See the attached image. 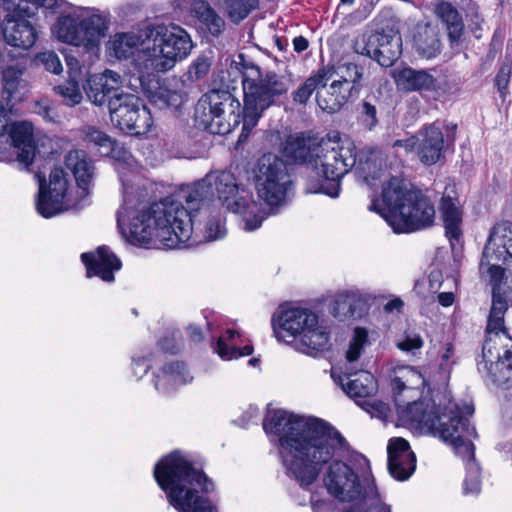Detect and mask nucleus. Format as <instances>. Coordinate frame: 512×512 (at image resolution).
Wrapping results in <instances>:
<instances>
[{
    "label": "nucleus",
    "mask_w": 512,
    "mask_h": 512,
    "mask_svg": "<svg viewBox=\"0 0 512 512\" xmlns=\"http://www.w3.org/2000/svg\"><path fill=\"white\" fill-rule=\"evenodd\" d=\"M311 505L314 512H334V503L330 500H314L311 498Z\"/></svg>",
    "instance_id": "57"
},
{
    "label": "nucleus",
    "mask_w": 512,
    "mask_h": 512,
    "mask_svg": "<svg viewBox=\"0 0 512 512\" xmlns=\"http://www.w3.org/2000/svg\"><path fill=\"white\" fill-rule=\"evenodd\" d=\"M36 61L41 63L47 71L54 74H60L63 71L62 63L58 55L53 51H45L37 54Z\"/></svg>",
    "instance_id": "49"
},
{
    "label": "nucleus",
    "mask_w": 512,
    "mask_h": 512,
    "mask_svg": "<svg viewBox=\"0 0 512 512\" xmlns=\"http://www.w3.org/2000/svg\"><path fill=\"white\" fill-rule=\"evenodd\" d=\"M122 85V77L112 70L93 74L87 79L84 87L88 99L95 105L101 106L112 97L111 93H117Z\"/></svg>",
    "instance_id": "24"
},
{
    "label": "nucleus",
    "mask_w": 512,
    "mask_h": 512,
    "mask_svg": "<svg viewBox=\"0 0 512 512\" xmlns=\"http://www.w3.org/2000/svg\"><path fill=\"white\" fill-rule=\"evenodd\" d=\"M148 26L137 32L117 33L108 42V49L118 59H126L134 55L140 46L148 45Z\"/></svg>",
    "instance_id": "31"
},
{
    "label": "nucleus",
    "mask_w": 512,
    "mask_h": 512,
    "mask_svg": "<svg viewBox=\"0 0 512 512\" xmlns=\"http://www.w3.org/2000/svg\"><path fill=\"white\" fill-rule=\"evenodd\" d=\"M123 184V205L117 211V224L123 235L133 244H148L153 239L166 248H180L189 242L194 229H205L208 240L224 236L219 212L211 205L215 195L234 213L243 214L245 231H254L264 220L254 214L257 204L249 192L241 187L230 171L208 173L194 185L183 189L181 200L166 197L149 206L136 201L130 187L120 176Z\"/></svg>",
    "instance_id": "1"
},
{
    "label": "nucleus",
    "mask_w": 512,
    "mask_h": 512,
    "mask_svg": "<svg viewBox=\"0 0 512 512\" xmlns=\"http://www.w3.org/2000/svg\"><path fill=\"white\" fill-rule=\"evenodd\" d=\"M417 145H418V139H417V133L407 139L402 140H396L393 144L394 148L401 147L405 150V152H415L417 154Z\"/></svg>",
    "instance_id": "56"
},
{
    "label": "nucleus",
    "mask_w": 512,
    "mask_h": 512,
    "mask_svg": "<svg viewBox=\"0 0 512 512\" xmlns=\"http://www.w3.org/2000/svg\"><path fill=\"white\" fill-rule=\"evenodd\" d=\"M439 210L442 216L445 235L454 246V242H459L462 231V211L459 207L458 198L445 192L441 198Z\"/></svg>",
    "instance_id": "30"
},
{
    "label": "nucleus",
    "mask_w": 512,
    "mask_h": 512,
    "mask_svg": "<svg viewBox=\"0 0 512 512\" xmlns=\"http://www.w3.org/2000/svg\"><path fill=\"white\" fill-rule=\"evenodd\" d=\"M400 373L402 375L400 376H395L394 378H392L391 380V389H392V392H393V395H394V401H395V405L397 406V400L400 402V403H403L404 401H402L400 399V394L408 389V382H409V376L411 377H415V378H418V379H421V374L413 367H407V368H404L400 371Z\"/></svg>",
    "instance_id": "43"
},
{
    "label": "nucleus",
    "mask_w": 512,
    "mask_h": 512,
    "mask_svg": "<svg viewBox=\"0 0 512 512\" xmlns=\"http://www.w3.org/2000/svg\"><path fill=\"white\" fill-rule=\"evenodd\" d=\"M272 326L279 341L294 344L297 351L306 355L316 356L328 347L329 332L309 309H286L277 320L272 319Z\"/></svg>",
    "instance_id": "8"
},
{
    "label": "nucleus",
    "mask_w": 512,
    "mask_h": 512,
    "mask_svg": "<svg viewBox=\"0 0 512 512\" xmlns=\"http://www.w3.org/2000/svg\"><path fill=\"white\" fill-rule=\"evenodd\" d=\"M153 475L176 510L217 512L208 498L214 484L188 454L175 450L163 456L155 464Z\"/></svg>",
    "instance_id": "4"
},
{
    "label": "nucleus",
    "mask_w": 512,
    "mask_h": 512,
    "mask_svg": "<svg viewBox=\"0 0 512 512\" xmlns=\"http://www.w3.org/2000/svg\"><path fill=\"white\" fill-rule=\"evenodd\" d=\"M508 302H512V283L507 286H492V306L486 326V336L498 338L505 344L504 356L512 357V338L504 327V315L508 309Z\"/></svg>",
    "instance_id": "17"
},
{
    "label": "nucleus",
    "mask_w": 512,
    "mask_h": 512,
    "mask_svg": "<svg viewBox=\"0 0 512 512\" xmlns=\"http://www.w3.org/2000/svg\"><path fill=\"white\" fill-rule=\"evenodd\" d=\"M344 512H391V507L383 502L377 487L369 485L365 490L363 500L351 504Z\"/></svg>",
    "instance_id": "40"
},
{
    "label": "nucleus",
    "mask_w": 512,
    "mask_h": 512,
    "mask_svg": "<svg viewBox=\"0 0 512 512\" xmlns=\"http://www.w3.org/2000/svg\"><path fill=\"white\" fill-rule=\"evenodd\" d=\"M467 475L464 480V493L477 494L480 492V467L476 462H470V466L466 467Z\"/></svg>",
    "instance_id": "47"
},
{
    "label": "nucleus",
    "mask_w": 512,
    "mask_h": 512,
    "mask_svg": "<svg viewBox=\"0 0 512 512\" xmlns=\"http://www.w3.org/2000/svg\"><path fill=\"white\" fill-rule=\"evenodd\" d=\"M367 341V332L363 328H356L354 331V337L349 345V349L346 353V358L349 362L356 361L360 355L364 343Z\"/></svg>",
    "instance_id": "48"
},
{
    "label": "nucleus",
    "mask_w": 512,
    "mask_h": 512,
    "mask_svg": "<svg viewBox=\"0 0 512 512\" xmlns=\"http://www.w3.org/2000/svg\"><path fill=\"white\" fill-rule=\"evenodd\" d=\"M511 359L512 357L507 359L503 355V358L495 361V363H491L490 365L485 363L482 374L485 375L486 381L497 388L509 389L512 387Z\"/></svg>",
    "instance_id": "37"
},
{
    "label": "nucleus",
    "mask_w": 512,
    "mask_h": 512,
    "mask_svg": "<svg viewBox=\"0 0 512 512\" xmlns=\"http://www.w3.org/2000/svg\"><path fill=\"white\" fill-rule=\"evenodd\" d=\"M343 390L352 398H371L377 392V381L368 371H360L346 377Z\"/></svg>",
    "instance_id": "35"
},
{
    "label": "nucleus",
    "mask_w": 512,
    "mask_h": 512,
    "mask_svg": "<svg viewBox=\"0 0 512 512\" xmlns=\"http://www.w3.org/2000/svg\"><path fill=\"white\" fill-rule=\"evenodd\" d=\"M257 5V0H225L226 12L235 23L245 19Z\"/></svg>",
    "instance_id": "42"
},
{
    "label": "nucleus",
    "mask_w": 512,
    "mask_h": 512,
    "mask_svg": "<svg viewBox=\"0 0 512 512\" xmlns=\"http://www.w3.org/2000/svg\"><path fill=\"white\" fill-rule=\"evenodd\" d=\"M108 108L112 123L120 130L142 135L150 131L153 119L139 97L129 93H116L109 99Z\"/></svg>",
    "instance_id": "12"
},
{
    "label": "nucleus",
    "mask_w": 512,
    "mask_h": 512,
    "mask_svg": "<svg viewBox=\"0 0 512 512\" xmlns=\"http://www.w3.org/2000/svg\"><path fill=\"white\" fill-rule=\"evenodd\" d=\"M318 143L315 138L305 136L303 133L289 135L283 144V155L289 160L305 164L314 169Z\"/></svg>",
    "instance_id": "25"
},
{
    "label": "nucleus",
    "mask_w": 512,
    "mask_h": 512,
    "mask_svg": "<svg viewBox=\"0 0 512 512\" xmlns=\"http://www.w3.org/2000/svg\"><path fill=\"white\" fill-rule=\"evenodd\" d=\"M403 306V301L399 298H395L393 300H390L388 301L385 305H384V311L385 312H393L394 310H397L399 311Z\"/></svg>",
    "instance_id": "63"
},
{
    "label": "nucleus",
    "mask_w": 512,
    "mask_h": 512,
    "mask_svg": "<svg viewBox=\"0 0 512 512\" xmlns=\"http://www.w3.org/2000/svg\"><path fill=\"white\" fill-rule=\"evenodd\" d=\"M434 14L445 25L451 42L460 40L464 31V22L457 8L448 1H438L434 5Z\"/></svg>",
    "instance_id": "34"
},
{
    "label": "nucleus",
    "mask_w": 512,
    "mask_h": 512,
    "mask_svg": "<svg viewBox=\"0 0 512 512\" xmlns=\"http://www.w3.org/2000/svg\"><path fill=\"white\" fill-rule=\"evenodd\" d=\"M435 209L420 191L408 195L407 202L396 213H384V219L395 233H411L433 225Z\"/></svg>",
    "instance_id": "13"
},
{
    "label": "nucleus",
    "mask_w": 512,
    "mask_h": 512,
    "mask_svg": "<svg viewBox=\"0 0 512 512\" xmlns=\"http://www.w3.org/2000/svg\"><path fill=\"white\" fill-rule=\"evenodd\" d=\"M512 73V63L510 61L503 62L499 71L495 77V85L501 94V96H505L508 90V85L510 82V77Z\"/></svg>",
    "instance_id": "50"
},
{
    "label": "nucleus",
    "mask_w": 512,
    "mask_h": 512,
    "mask_svg": "<svg viewBox=\"0 0 512 512\" xmlns=\"http://www.w3.org/2000/svg\"><path fill=\"white\" fill-rule=\"evenodd\" d=\"M399 89L407 92L434 91L439 87L438 80L426 70L405 67L394 74Z\"/></svg>",
    "instance_id": "29"
},
{
    "label": "nucleus",
    "mask_w": 512,
    "mask_h": 512,
    "mask_svg": "<svg viewBox=\"0 0 512 512\" xmlns=\"http://www.w3.org/2000/svg\"><path fill=\"white\" fill-rule=\"evenodd\" d=\"M147 33L148 45L134 58L142 83L145 76L172 69L177 61L190 54L193 47L189 34L177 25H150Z\"/></svg>",
    "instance_id": "7"
},
{
    "label": "nucleus",
    "mask_w": 512,
    "mask_h": 512,
    "mask_svg": "<svg viewBox=\"0 0 512 512\" xmlns=\"http://www.w3.org/2000/svg\"><path fill=\"white\" fill-rule=\"evenodd\" d=\"M145 94L149 101L159 108H180L184 102L182 93L170 90L159 83L158 80L152 81L147 87H144Z\"/></svg>",
    "instance_id": "36"
},
{
    "label": "nucleus",
    "mask_w": 512,
    "mask_h": 512,
    "mask_svg": "<svg viewBox=\"0 0 512 512\" xmlns=\"http://www.w3.org/2000/svg\"><path fill=\"white\" fill-rule=\"evenodd\" d=\"M9 136L18 149V161L26 168L33 163L36 154L34 127L27 121L15 122L11 125Z\"/></svg>",
    "instance_id": "26"
},
{
    "label": "nucleus",
    "mask_w": 512,
    "mask_h": 512,
    "mask_svg": "<svg viewBox=\"0 0 512 512\" xmlns=\"http://www.w3.org/2000/svg\"><path fill=\"white\" fill-rule=\"evenodd\" d=\"M318 154L313 171L321 177L320 182L310 186V193H324L338 197L340 181L354 166L364 174L365 181L378 177L377 170L382 168V159L374 150L356 151V145L349 138H341L338 132L328 134L318 143Z\"/></svg>",
    "instance_id": "5"
},
{
    "label": "nucleus",
    "mask_w": 512,
    "mask_h": 512,
    "mask_svg": "<svg viewBox=\"0 0 512 512\" xmlns=\"http://www.w3.org/2000/svg\"><path fill=\"white\" fill-rule=\"evenodd\" d=\"M187 330H188L190 339L193 342L198 343V342H201L204 339L203 332H202V330L198 326H196V325H189Z\"/></svg>",
    "instance_id": "61"
},
{
    "label": "nucleus",
    "mask_w": 512,
    "mask_h": 512,
    "mask_svg": "<svg viewBox=\"0 0 512 512\" xmlns=\"http://www.w3.org/2000/svg\"><path fill=\"white\" fill-rule=\"evenodd\" d=\"M330 68V66H328ZM333 70V77L337 76L336 79L342 85L352 91L355 95H358L363 87L362 81L364 77V66L355 62H343L338 64Z\"/></svg>",
    "instance_id": "38"
},
{
    "label": "nucleus",
    "mask_w": 512,
    "mask_h": 512,
    "mask_svg": "<svg viewBox=\"0 0 512 512\" xmlns=\"http://www.w3.org/2000/svg\"><path fill=\"white\" fill-rule=\"evenodd\" d=\"M506 343L507 342L501 344L498 338H495L493 336H486V339L482 347V360L479 361L477 364L480 373H483V366L485 363H487V365H490L491 363H495V361H498L501 358H503V350L506 349Z\"/></svg>",
    "instance_id": "41"
},
{
    "label": "nucleus",
    "mask_w": 512,
    "mask_h": 512,
    "mask_svg": "<svg viewBox=\"0 0 512 512\" xmlns=\"http://www.w3.org/2000/svg\"><path fill=\"white\" fill-rule=\"evenodd\" d=\"M65 166L75 177L81 190V200L74 201L68 192V181L62 168H54L49 177V189L45 190V176L36 174L39 179V193L36 200L37 212L44 218H51L64 211L80 210L82 200L89 194L94 176V165L83 150H71L65 156Z\"/></svg>",
    "instance_id": "6"
},
{
    "label": "nucleus",
    "mask_w": 512,
    "mask_h": 512,
    "mask_svg": "<svg viewBox=\"0 0 512 512\" xmlns=\"http://www.w3.org/2000/svg\"><path fill=\"white\" fill-rule=\"evenodd\" d=\"M292 44L294 51L297 53H302L309 46V42L304 36L295 37L292 41Z\"/></svg>",
    "instance_id": "59"
},
{
    "label": "nucleus",
    "mask_w": 512,
    "mask_h": 512,
    "mask_svg": "<svg viewBox=\"0 0 512 512\" xmlns=\"http://www.w3.org/2000/svg\"><path fill=\"white\" fill-rule=\"evenodd\" d=\"M210 66L208 58L198 57L189 69L190 77L197 80L203 78L209 72Z\"/></svg>",
    "instance_id": "53"
},
{
    "label": "nucleus",
    "mask_w": 512,
    "mask_h": 512,
    "mask_svg": "<svg viewBox=\"0 0 512 512\" xmlns=\"http://www.w3.org/2000/svg\"><path fill=\"white\" fill-rule=\"evenodd\" d=\"M160 349L166 353L174 354L177 351L176 345L172 339L164 338L158 343Z\"/></svg>",
    "instance_id": "60"
},
{
    "label": "nucleus",
    "mask_w": 512,
    "mask_h": 512,
    "mask_svg": "<svg viewBox=\"0 0 512 512\" xmlns=\"http://www.w3.org/2000/svg\"><path fill=\"white\" fill-rule=\"evenodd\" d=\"M269 437H276L285 473L301 487H309L334 456L344 457L349 443L334 427L315 417L269 409L263 421Z\"/></svg>",
    "instance_id": "2"
},
{
    "label": "nucleus",
    "mask_w": 512,
    "mask_h": 512,
    "mask_svg": "<svg viewBox=\"0 0 512 512\" xmlns=\"http://www.w3.org/2000/svg\"><path fill=\"white\" fill-rule=\"evenodd\" d=\"M408 187V184L399 177H391L382 187V203L373 200L369 209L379 213L384 218V213H396L402 204L407 202L409 194L416 193Z\"/></svg>",
    "instance_id": "22"
},
{
    "label": "nucleus",
    "mask_w": 512,
    "mask_h": 512,
    "mask_svg": "<svg viewBox=\"0 0 512 512\" xmlns=\"http://www.w3.org/2000/svg\"><path fill=\"white\" fill-rule=\"evenodd\" d=\"M81 260L87 270V277L97 276L105 282L114 281V272L121 268V262L107 246H100L96 252H86Z\"/></svg>",
    "instance_id": "21"
},
{
    "label": "nucleus",
    "mask_w": 512,
    "mask_h": 512,
    "mask_svg": "<svg viewBox=\"0 0 512 512\" xmlns=\"http://www.w3.org/2000/svg\"><path fill=\"white\" fill-rule=\"evenodd\" d=\"M254 181L259 199L270 207L284 203L292 186L287 165L272 153L263 154L259 158L255 168Z\"/></svg>",
    "instance_id": "10"
},
{
    "label": "nucleus",
    "mask_w": 512,
    "mask_h": 512,
    "mask_svg": "<svg viewBox=\"0 0 512 512\" xmlns=\"http://www.w3.org/2000/svg\"><path fill=\"white\" fill-rule=\"evenodd\" d=\"M358 119L360 123L369 130H372L378 124L377 108L368 99H364L359 104Z\"/></svg>",
    "instance_id": "45"
},
{
    "label": "nucleus",
    "mask_w": 512,
    "mask_h": 512,
    "mask_svg": "<svg viewBox=\"0 0 512 512\" xmlns=\"http://www.w3.org/2000/svg\"><path fill=\"white\" fill-rule=\"evenodd\" d=\"M108 28V14L96 9H82L80 13L60 16L54 33L63 43L94 50L106 36Z\"/></svg>",
    "instance_id": "9"
},
{
    "label": "nucleus",
    "mask_w": 512,
    "mask_h": 512,
    "mask_svg": "<svg viewBox=\"0 0 512 512\" xmlns=\"http://www.w3.org/2000/svg\"><path fill=\"white\" fill-rule=\"evenodd\" d=\"M423 346V340L422 338L417 335H409L407 334L405 338L402 341H399L397 343V347L407 353L415 354L416 350L421 349Z\"/></svg>",
    "instance_id": "52"
},
{
    "label": "nucleus",
    "mask_w": 512,
    "mask_h": 512,
    "mask_svg": "<svg viewBox=\"0 0 512 512\" xmlns=\"http://www.w3.org/2000/svg\"><path fill=\"white\" fill-rule=\"evenodd\" d=\"M169 373L165 371V367L161 369V371L155 375V388L161 393H168L171 390L175 389L177 386L172 384L170 377H168Z\"/></svg>",
    "instance_id": "54"
},
{
    "label": "nucleus",
    "mask_w": 512,
    "mask_h": 512,
    "mask_svg": "<svg viewBox=\"0 0 512 512\" xmlns=\"http://www.w3.org/2000/svg\"><path fill=\"white\" fill-rule=\"evenodd\" d=\"M512 267L510 262V253L503 252V248H496L486 255V246L484 247L482 259L480 262L481 273H487L490 277L492 286H507L510 283V274L506 273V268H502L500 263Z\"/></svg>",
    "instance_id": "27"
},
{
    "label": "nucleus",
    "mask_w": 512,
    "mask_h": 512,
    "mask_svg": "<svg viewBox=\"0 0 512 512\" xmlns=\"http://www.w3.org/2000/svg\"><path fill=\"white\" fill-rule=\"evenodd\" d=\"M54 89L63 97L67 105L74 106L79 104L82 100V93L78 82L74 79V76H71L69 81L56 86Z\"/></svg>",
    "instance_id": "44"
},
{
    "label": "nucleus",
    "mask_w": 512,
    "mask_h": 512,
    "mask_svg": "<svg viewBox=\"0 0 512 512\" xmlns=\"http://www.w3.org/2000/svg\"><path fill=\"white\" fill-rule=\"evenodd\" d=\"M417 157L427 166L436 164L443 157L445 139L441 128L436 124L424 125L417 132Z\"/></svg>",
    "instance_id": "20"
},
{
    "label": "nucleus",
    "mask_w": 512,
    "mask_h": 512,
    "mask_svg": "<svg viewBox=\"0 0 512 512\" xmlns=\"http://www.w3.org/2000/svg\"><path fill=\"white\" fill-rule=\"evenodd\" d=\"M175 8L188 11L199 20L201 27L213 37H218L225 29L224 19L205 0H175Z\"/></svg>",
    "instance_id": "23"
},
{
    "label": "nucleus",
    "mask_w": 512,
    "mask_h": 512,
    "mask_svg": "<svg viewBox=\"0 0 512 512\" xmlns=\"http://www.w3.org/2000/svg\"><path fill=\"white\" fill-rule=\"evenodd\" d=\"M242 75L244 107L229 91L210 90L195 107V121L211 134L225 135L243 120V132L249 133L275 97L287 92L284 78L275 72L263 73L253 63H239Z\"/></svg>",
    "instance_id": "3"
},
{
    "label": "nucleus",
    "mask_w": 512,
    "mask_h": 512,
    "mask_svg": "<svg viewBox=\"0 0 512 512\" xmlns=\"http://www.w3.org/2000/svg\"><path fill=\"white\" fill-rule=\"evenodd\" d=\"M455 410V403L449 407V412H440L439 408L433 402L413 401L400 403L397 400V413L400 419L412 425L419 426L422 429L439 434L440 429L446 425Z\"/></svg>",
    "instance_id": "16"
},
{
    "label": "nucleus",
    "mask_w": 512,
    "mask_h": 512,
    "mask_svg": "<svg viewBox=\"0 0 512 512\" xmlns=\"http://www.w3.org/2000/svg\"><path fill=\"white\" fill-rule=\"evenodd\" d=\"M474 413V406L468 403H455V410H451V417L438 434L444 441L450 442L456 453L465 462V467L475 461V446L469 439L476 434V430L469 423L468 417Z\"/></svg>",
    "instance_id": "14"
},
{
    "label": "nucleus",
    "mask_w": 512,
    "mask_h": 512,
    "mask_svg": "<svg viewBox=\"0 0 512 512\" xmlns=\"http://www.w3.org/2000/svg\"><path fill=\"white\" fill-rule=\"evenodd\" d=\"M356 95L337 80H333L329 85L327 82L321 84L316 93V102L319 108L327 113H336Z\"/></svg>",
    "instance_id": "28"
},
{
    "label": "nucleus",
    "mask_w": 512,
    "mask_h": 512,
    "mask_svg": "<svg viewBox=\"0 0 512 512\" xmlns=\"http://www.w3.org/2000/svg\"><path fill=\"white\" fill-rule=\"evenodd\" d=\"M242 343V335L234 329H228L224 335L218 337L216 342L212 344V347L221 359L232 360L249 356L253 353V346L251 344L240 347L239 345Z\"/></svg>",
    "instance_id": "32"
},
{
    "label": "nucleus",
    "mask_w": 512,
    "mask_h": 512,
    "mask_svg": "<svg viewBox=\"0 0 512 512\" xmlns=\"http://www.w3.org/2000/svg\"><path fill=\"white\" fill-rule=\"evenodd\" d=\"M357 54L368 56L382 67L392 66L402 53L401 36L394 32H374L355 41Z\"/></svg>",
    "instance_id": "15"
},
{
    "label": "nucleus",
    "mask_w": 512,
    "mask_h": 512,
    "mask_svg": "<svg viewBox=\"0 0 512 512\" xmlns=\"http://www.w3.org/2000/svg\"><path fill=\"white\" fill-rule=\"evenodd\" d=\"M387 453L390 475L398 481L409 479L416 469V456L411 451L409 443L403 438L391 439Z\"/></svg>",
    "instance_id": "19"
},
{
    "label": "nucleus",
    "mask_w": 512,
    "mask_h": 512,
    "mask_svg": "<svg viewBox=\"0 0 512 512\" xmlns=\"http://www.w3.org/2000/svg\"><path fill=\"white\" fill-rule=\"evenodd\" d=\"M150 368V360L146 356L133 358L132 369L137 378H142Z\"/></svg>",
    "instance_id": "55"
},
{
    "label": "nucleus",
    "mask_w": 512,
    "mask_h": 512,
    "mask_svg": "<svg viewBox=\"0 0 512 512\" xmlns=\"http://www.w3.org/2000/svg\"><path fill=\"white\" fill-rule=\"evenodd\" d=\"M454 355V347L451 343H446L444 347V351L441 354V359L439 363V373L441 377L447 379L450 375L452 365L454 361H452V357Z\"/></svg>",
    "instance_id": "51"
},
{
    "label": "nucleus",
    "mask_w": 512,
    "mask_h": 512,
    "mask_svg": "<svg viewBox=\"0 0 512 512\" xmlns=\"http://www.w3.org/2000/svg\"><path fill=\"white\" fill-rule=\"evenodd\" d=\"M0 23L4 41L15 48L28 50L34 46L38 34L35 27L28 21L20 9L9 10Z\"/></svg>",
    "instance_id": "18"
},
{
    "label": "nucleus",
    "mask_w": 512,
    "mask_h": 512,
    "mask_svg": "<svg viewBox=\"0 0 512 512\" xmlns=\"http://www.w3.org/2000/svg\"><path fill=\"white\" fill-rule=\"evenodd\" d=\"M84 140L98 147L101 156L111 157L118 161H127L130 154L106 133L95 127L88 126L83 129Z\"/></svg>",
    "instance_id": "33"
},
{
    "label": "nucleus",
    "mask_w": 512,
    "mask_h": 512,
    "mask_svg": "<svg viewBox=\"0 0 512 512\" xmlns=\"http://www.w3.org/2000/svg\"><path fill=\"white\" fill-rule=\"evenodd\" d=\"M66 63L69 67V70L73 73H76L80 70V64L79 61L72 55L66 56Z\"/></svg>",
    "instance_id": "64"
},
{
    "label": "nucleus",
    "mask_w": 512,
    "mask_h": 512,
    "mask_svg": "<svg viewBox=\"0 0 512 512\" xmlns=\"http://www.w3.org/2000/svg\"><path fill=\"white\" fill-rule=\"evenodd\" d=\"M164 367L165 371L169 373L168 377H170L174 386L189 383L193 379L182 362H171L164 365Z\"/></svg>",
    "instance_id": "46"
},
{
    "label": "nucleus",
    "mask_w": 512,
    "mask_h": 512,
    "mask_svg": "<svg viewBox=\"0 0 512 512\" xmlns=\"http://www.w3.org/2000/svg\"><path fill=\"white\" fill-rule=\"evenodd\" d=\"M364 404L370 406L379 415H386L387 412L389 411L388 405L380 401L371 402L369 400H366Z\"/></svg>",
    "instance_id": "58"
},
{
    "label": "nucleus",
    "mask_w": 512,
    "mask_h": 512,
    "mask_svg": "<svg viewBox=\"0 0 512 512\" xmlns=\"http://www.w3.org/2000/svg\"><path fill=\"white\" fill-rule=\"evenodd\" d=\"M438 302L444 307H449L454 302V294L452 292H442L438 295Z\"/></svg>",
    "instance_id": "62"
},
{
    "label": "nucleus",
    "mask_w": 512,
    "mask_h": 512,
    "mask_svg": "<svg viewBox=\"0 0 512 512\" xmlns=\"http://www.w3.org/2000/svg\"><path fill=\"white\" fill-rule=\"evenodd\" d=\"M333 78V70L329 67H322L311 74L297 90L293 92V101L305 105L314 92Z\"/></svg>",
    "instance_id": "39"
},
{
    "label": "nucleus",
    "mask_w": 512,
    "mask_h": 512,
    "mask_svg": "<svg viewBox=\"0 0 512 512\" xmlns=\"http://www.w3.org/2000/svg\"><path fill=\"white\" fill-rule=\"evenodd\" d=\"M344 456L346 458L350 453ZM343 457L334 456L329 462L323 476V483L328 493L343 502L359 503L363 500L365 490L369 485H375L372 476L364 477L363 484L358 474L345 462ZM327 465V463L325 464Z\"/></svg>",
    "instance_id": "11"
}]
</instances>
